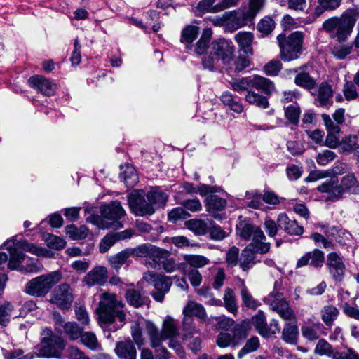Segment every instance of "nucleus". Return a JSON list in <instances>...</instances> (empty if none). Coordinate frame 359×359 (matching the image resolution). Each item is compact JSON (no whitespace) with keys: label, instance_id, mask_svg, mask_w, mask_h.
Listing matches in <instances>:
<instances>
[{"label":"nucleus","instance_id":"29","mask_svg":"<svg viewBox=\"0 0 359 359\" xmlns=\"http://www.w3.org/2000/svg\"><path fill=\"white\" fill-rule=\"evenodd\" d=\"M199 27L196 25H187L181 32L180 42L186 44L187 50H192L191 43L196 39L199 33Z\"/></svg>","mask_w":359,"mask_h":359},{"label":"nucleus","instance_id":"4","mask_svg":"<svg viewBox=\"0 0 359 359\" xmlns=\"http://www.w3.org/2000/svg\"><path fill=\"white\" fill-rule=\"evenodd\" d=\"M4 244L9 252L10 257L7 260V266L11 270L20 271L22 266L20 265V264L25 259V255L18 251V248H21L25 251L29 252L36 255L48 256L49 252L47 250L39 248L36 245L28 243L26 241H17L15 237L7 240Z\"/></svg>","mask_w":359,"mask_h":359},{"label":"nucleus","instance_id":"16","mask_svg":"<svg viewBox=\"0 0 359 359\" xmlns=\"http://www.w3.org/2000/svg\"><path fill=\"white\" fill-rule=\"evenodd\" d=\"M327 265L333 278L341 281L344 276L345 265L341 257L336 252H331L327 257Z\"/></svg>","mask_w":359,"mask_h":359},{"label":"nucleus","instance_id":"44","mask_svg":"<svg viewBox=\"0 0 359 359\" xmlns=\"http://www.w3.org/2000/svg\"><path fill=\"white\" fill-rule=\"evenodd\" d=\"M236 333L231 334L229 332H220L217 338V344L220 348H226L228 346H236L238 344V341L236 340Z\"/></svg>","mask_w":359,"mask_h":359},{"label":"nucleus","instance_id":"35","mask_svg":"<svg viewBox=\"0 0 359 359\" xmlns=\"http://www.w3.org/2000/svg\"><path fill=\"white\" fill-rule=\"evenodd\" d=\"M168 196L158 188H154L147 194V199L151 203L152 206L161 207L165 205Z\"/></svg>","mask_w":359,"mask_h":359},{"label":"nucleus","instance_id":"27","mask_svg":"<svg viewBox=\"0 0 359 359\" xmlns=\"http://www.w3.org/2000/svg\"><path fill=\"white\" fill-rule=\"evenodd\" d=\"M125 298L130 306L135 308L147 304L149 300L141 290L135 289L127 290L125 294Z\"/></svg>","mask_w":359,"mask_h":359},{"label":"nucleus","instance_id":"64","mask_svg":"<svg viewBox=\"0 0 359 359\" xmlns=\"http://www.w3.org/2000/svg\"><path fill=\"white\" fill-rule=\"evenodd\" d=\"M337 157V154L330 150H325L319 153L316 156V162L318 165L325 166Z\"/></svg>","mask_w":359,"mask_h":359},{"label":"nucleus","instance_id":"48","mask_svg":"<svg viewBox=\"0 0 359 359\" xmlns=\"http://www.w3.org/2000/svg\"><path fill=\"white\" fill-rule=\"evenodd\" d=\"M255 252L249 247L243 251L240 258V266L243 271L249 269L255 263Z\"/></svg>","mask_w":359,"mask_h":359},{"label":"nucleus","instance_id":"9","mask_svg":"<svg viewBox=\"0 0 359 359\" xmlns=\"http://www.w3.org/2000/svg\"><path fill=\"white\" fill-rule=\"evenodd\" d=\"M143 279L154 285L156 289V291L151 294L153 298L157 302H162L165 294L168 292L172 285L170 278L158 275L153 271H147L143 275Z\"/></svg>","mask_w":359,"mask_h":359},{"label":"nucleus","instance_id":"24","mask_svg":"<svg viewBox=\"0 0 359 359\" xmlns=\"http://www.w3.org/2000/svg\"><path fill=\"white\" fill-rule=\"evenodd\" d=\"M184 330L187 332L185 339L187 341L189 348L195 353H197L201 348V339L199 332L196 328H189L186 323H184Z\"/></svg>","mask_w":359,"mask_h":359},{"label":"nucleus","instance_id":"58","mask_svg":"<svg viewBox=\"0 0 359 359\" xmlns=\"http://www.w3.org/2000/svg\"><path fill=\"white\" fill-rule=\"evenodd\" d=\"M46 242L48 248L56 250H60L66 245V241L63 238L52 234L47 236Z\"/></svg>","mask_w":359,"mask_h":359},{"label":"nucleus","instance_id":"30","mask_svg":"<svg viewBox=\"0 0 359 359\" xmlns=\"http://www.w3.org/2000/svg\"><path fill=\"white\" fill-rule=\"evenodd\" d=\"M185 317L196 316L200 319L205 320L207 317L205 309L203 306L194 301H189L183 309Z\"/></svg>","mask_w":359,"mask_h":359},{"label":"nucleus","instance_id":"54","mask_svg":"<svg viewBox=\"0 0 359 359\" xmlns=\"http://www.w3.org/2000/svg\"><path fill=\"white\" fill-rule=\"evenodd\" d=\"M64 332L72 340L81 338L83 330L75 323H67L64 325Z\"/></svg>","mask_w":359,"mask_h":359},{"label":"nucleus","instance_id":"56","mask_svg":"<svg viewBox=\"0 0 359 359\" xmlns=\"http://www.w3.org/2000/svg\"><path fill=\"white\" fill-rule=\"evenodd\" d=\"M252 323L257 332L263 336L267 323L266 318L262 311H259L252 318Z\"/></svg>","mask_w":359,"mask_h":359},{"label":"nucleus","instance_id":"43","mask_svg":"<svg viewBox=\"0 0 359 359\" xmlns=\"http://www.w3.org/2000/svg\"><path fill=\"white\" fill-rule=\"evenodd\" d=\"M216 0H201L196 8V11L199 15H202L207 13H219Z\"/></svg>","mask_w":359,"mask_h":359},{"label":"nucleus","instance_id":"13","mask_svg":"<svg viewBox=\"0 0 359 359\" xmlns=\"http://www.w3.org/2000/svg\"><path fill=\"white\" fill-rule=\"evenodd\" d=\"M73 299L70 285L67 283H62L53 291L50 302L60 309H66L72 306Z\"/></svg>","mask_w":359,"mask_h":359},{"label":"nucleus","instance_id":"6","mask_svg":"<svg viewBox=\"0 0 359 359\" xmlns=\"http://www.w3.org/2000/svg\"><path fill=\"white\" fill-rule=\"evenodd\" d=\"M304 34L294 32L288 36L279 34L277 41L280 51V57L284 61H292L299 57L303 43Z\"/></svg>","mask_w":359,"mask_h":359},{"label":"nucleus","instance_id":"26","mask_svg":"<svg viewBox=\"0 0 359 359\" xmlns=\"http://www.w3.org/2000/svg\"><path fill=\"white\" fill-rule=\"evenodd\" d=\"M115 352L121 359H136V349L131 341L118 342Z\"/></svg>","mask_w":359,"mask_h":359},{"label":"nucleus","instance_id":"57","mask_svg":"<svg viewBox=\"0 0 359 359\" xmlns=\"http://www.w3.org/2000/svg\"><path fill=\"white\" fill-rule=\"evenodd\" d=\"M257 29L264 34H270L275 28V22L270 16H264L257 25Z\"/></svg>","mask_w":359,"mask_h":359},{"label":"nucleus","instance_id":"23","mask_svg":"<svg viewBox=\"0 0 359 359\" xmlns=\"http://www.w3.org/2000/svg\"><path fill=\"white\" fill-rule=\"evenodd\" d=\"M333 91L330 85L322 83L318 90L316 101L318 106L323 107H329L332 104Z\"/></svg>","mask_w":359,"mask_h":359},{"label":"nucleus","instance_id":"63","mask_svg":"<svg viewBox=\"0 0 359 359\" xmlns=\"http://www.w3.org/2000/svg\"><path fill=\"white\" fill-rule=\"evenodd\" d=\"M318 325H305L302 327V336L309 341H314L318 339L319 335L318 334Z\"/></svg>","mask_w":359,"mask_h":359},{"label":"nucleus","instance_id":"2","mask_svg":"<svg viewBox=\"0 0 359 359\" xmlns=\"http://www.w3.org/2000/svg\"><path fill=\"white\" fill-rule=\"evenodd\" d=\"M317 190L325 194V199L336 201L341 199L344 194H358L359 182L353 172L343 176L338 183L336 177H332L317 187Z\"/></svg>","mask_w":359,"mask_h":359},{"label":"nucleus","instance_id":"10","mask_svg":"<svg viewBox=\"0 0 359 359\" xmlns=\"http://www.w3.org/2000/svg\"><path fill=\"white\" fill-rule=\"evenodd\" d=\"M142 191H135L128 197V202L131 211L137 216L151 215L155 209L151 203L142 196Z\"/></svg>","mask_w":359,"mask_h":359},{"label":"nucleus","instance_id":"28","mask_svg":"<svg viewBox=\"0 0 359 359\" xmlns=\"http://www.w3.org/2000/svg\"><path fill=\"white\" fill-rule=\"evenodd\" d=\"M237 234L243 240L250 241L257 230H262L249 221H241L236 226Z\"/></svg>","mask_w":359,"mask_h":359},{"label":"nucleus","instance_id":"51","mask_svg":"<svg viewBox=\"0 0 359 359\" xmlns=\"http://www.w3.org/2000/svg\"><path fill=\"white\" fill-rule=\"evenodd\" d=\"M121 175L127 187H134L138 181L135 168L131 165H126L125 170Z\"/></svg>","mask_w":359,"mask_h":359},{"label":"nucleus","instance_id":"5","mask_svg":"<svg viewBox=\"0 0 359 359\" xmlns=\"http://www.w3.org/2000/svg\"><path fill=\"white\" fill-rule=\"evenodd\" d=\"M355 21L352 15L346 13L340 17H332L326 20L323 27L331 39L342 43L351 34Z\"/></svg>","mask_w":359,"mask_h":359},{"label":"nucleus","instance_id":"14","mask_svg":"<svg viewBox=\"0 0 359 359\" xmlns=\"http://www.w3.org/2000/svg\"><path fill=\"white\" fill-rule=\"evenodd\" d=\"M65 348L63 339L58 336H50L41 341L39 353L44 357H59L60 351Z\"/></svg>","mask_w":359,"mask_h":359},{"label":"nucleus","instance_id":"33","mask_svg":"<svg viewBox=\"0 0 359 359\" xmlns=\"http://www.w3.org/2000/svg\"><path fill=\"white\" fill-rule=\"evenodd\" d=\"M183 259L187 264L195 269L203 268L210 264V260L208 257L201 255L185 254L183 255Z\"/></svg>","mask_w":359,"mask_h":359},{"label":"nucleus","instance_id":"8","mask_svg":"<svg viewBox=\"0 0 359 359\" xmlns=\"http://www.w3.org/2000/svg\"><path fill=\"white\" fill-rule=\"evenodd\" d=\"M147 333L149 336L151 346L153 348H159L162 341L170 338H176L179 332L174 319L167 316L163 321L161 332L151 322H144Z\"/></svg>","mask_w":359,"mask_h":359},{"label":"nucleus","instance_id":"22","mask_svg":"<svg viewBox=\"0 0 359 359\" xmlns=\"http://www.w3.org/2000/svg\"><path fill=\"white\" fill-rule=\"evenodd\" d=\"M234 39L240 48L248 55H252L253 50L252 44L254 40V34L250 32H239Z\"/></svg>","mask_w":359,"mask_h":359},{"label":"nucleus","instance_id":"45","mask_svg":"<svg viewBox=\"0 0 359 359\" xmlns=\"http://www.w3.org/2000/svg\"><path fill=\"white\" fill-rule=\"evenodd\" d=\"M341 0H318V5L315 8L314 15L319 17L327 10H334L340 4Z\"/></svg>","mask_w":359,"mask_h":359},{"label":"nucleus","instance_id":"62","mask_svg":"<svg viewBox=\"0 0 359 359\" xmlns=\"http://www.w3.org/2000/svg\"><path fill=\"white\" fill-rule=\"evenodd\" d=\"M310 257V264L312 266L318 268L320 267L324 262V253L318 250L315 249L313 251L309 252Z\"/></svg>","mask_w":359,"mask_h":359},{"label":"nucleus","instance_id":"39","mask_svg":"<svg viewBox=\"0 0 359 359\" xmlns=\"http://www.w3.org/2000/svg\"><path fill=\"white\" fill-rule=\"evenodd\" d=\"M241 297L243 304L248 309L255 310L261 305V303L255 299L249 292L243 280H242Z\"/></svg>","mask_w":359,"mask_h":359},{"label":"nucleus","instance_id":"50","mask_svg":"<svg viewBox=\"0 0 359 359\" xmlns=\"http://www.w3.org/2000/svg\"><path fill=\"white\" fill-rule=\"evenodd\" d=\"M358 145V136L348 135L341 141L339 149L341 152L351 153Z\"/></svg>","mask_w":359,"mask_h":359},{"label":"nucleus","instance_id":"12","mask_svg":"<svg viewBox=\"0 0 359 359\" xmlns=\"http://www.w3.org/2000/svg\"><path fill=\"white\" fill-rule=\"evenodd\" d=\"M130 257H150L156 261V259L166 258L170 252L149 243H144L137 245L135 248H128Z\"/></svg>","mask_w":359,"mask_h":359},{"label":"nucleus","instance_id":"38","mask_svg":"<svg viewBox=\"0 0 359 359\" xmlns=\"http://www.w3.org/2000/svg\"><path fill=\"white\" fill-rule=\"evenodd\" d=\"M222 303V306H224L229 312L233 314H236L237 313L238 306L236 294L233 289L229 287L225 289Z\"/></svg>","mask_w":359,"mask_h":359},{"label":"nucleus","instance_id":"20","mask_svg":"<svg viewBox=\"0 0 359 359\" xmlns=\"http://www.w3.org/2000/svg\"><path fill=\"white\" fill-rule=\"evenodd\" d=\"M266 236L262 230H257L252 242L248 245L254 252L266 254L269 252L271 243L266 242Z\"/></svg>","mask_w":359,"mask_h":359},{"label":"nucleus","instance_id":"18","mask_svg":"<svg viewBox=\"0 0 359 359\" xmlns=\"http://www.w3.org/2000/svg\"><path fill=\"white\" fill-rule=\"evenodd\" d=\"M107 280V269L102 266L92 269L84 277L83 282L88 286L102 285Z\"/></svg>","mask_w":359,"mask_h":359},{"label":"nucleus","instance_id":"49","mask_svg":"<svg viewBox=\"0 0 359 359\" xmlns=\"http://www.w3.org/2000/svg\"><path fill=\"white\" fill-rule=\"evenodd\" d=\"M81 343L93 351H97L101 348L95 334L93 332H86L82 334L81 337Z\"/></svg>","mask_w":359,"mask_h":359},{"label":"nucleus","instance_id":"32","mask_svg":"<svg viewBox=\"0 0 359 359\" xmlns=\"http://www.w3.org/2000/svg\"><path fill=\"white\" fill-rule=\"evenodd\" d=\"M212 32L210 29H204L200 39L196 43L195 48L192 50H187L189 53L202 55L206 52L209 41L211 39Z\"/></svg>","mask_w":359,"mask_h":359},{"label":"nucleus","instance_id":"55","mask_svg":"<svg viewBox=\"0 0 359 359\" xmlns=\"http://www.w3.org/2000/svg\"><path fill=\"white\" fill-rule=\"evenodd\" d=\"M66 233L71 238L78 240L86 238L88 235V230L84 226L77 228L74 225H69L66 227Z\"/></svg>","mask_w":359,"mask_h":359},{"label":"nucleus","instance_id":"17","mask_svg":"<svg viewBox=\"0 0 359 359\" xmlns=\"http://www.w3.org/2000/svg\"><path fill=\"white\" fill-rule=\"evenodd\" d=\"M28 83L32 88L38 90L46 96L53 95L56 89V85L49 79L40 76H32Z\"/></svg>","mask_w":359,"mask_h":359},{"label":"nucleus","instance_id":"52","mask_svg":"<svg viewBox=\"0 0 359 359\" xmlns=\"http://www.w3.org/2000/svg\"><path fill=\"white\" fill-rule=\"evenodd\" d=\"M260 346L259 339L257 337H252L248 339L244 346L240 350L238 357L242 358L243 355L257 351Z\"/></svg>","mask_w":359,"mask_h":359},{"label":"nucleus","instance_id":"19","mask_svg":"<svg viewBox=\"0 0 359 359\" xmlns=\"http://www.w3.org/2000/svg\"><path fill=\"white\" fill-rule=\"evenodd\" d=\"M278 227L292 236H299L303 233L304 229L297 221L290 219L285 213H281L277 218Z\"/></svg>","mask_w":359,"mask_h":359},{"label":"nucleus","instance_id":"47","mask_svg":"<svg viewBox=\"0 0 359 359\" xmlns=\"http://www.w3.org/2000/svg\"><path fill=\"white\" fill-rule=\"evenodd\" d=\"M339 313V310L335 306H326L321 311L322 320L327 326H330L337 319Z\"/></svg>","mask_w":359,"mask_h":359},{"label":"nucleus","instance_id":"25","mask_svg":"<svg viewBox=\"0 0 359 359\" xmlns=\"http://www.w3.org/2000/svg\"><path fill=\"white\" fill-rule=\"evenodd\" d=\"M252 87L267 95H271L276 90L274 83L270 79L259 75L252 76Z\"/></svg>","mask_w":359,"mask_h":359},{"label":"nucleus","instance_id":"60","mask_svg":"<svg viewBox=\"0 0 359 359\" xmlns=\"http://www.w3.org/2000/svg\"><path fill=\"white\" fill-rule=\"evenodd\" d=\"M118 241L117 237L114 233L106 235L100 243V252L104 253Z\"/></svg>","mask_w":359,"mask_h":359},{"label":"nucleus","instance_id":"40","mask_svg":"<svg viewBox=\"0 0 359 359\" xmlns=\"http://www.w3.org/2000/svg\"><path fill=\"white\" fill-rule=\"evenodd\" d=\"M130 257L129 251L128 248H126L118 253L110 256L108 261L111 266L118 271Z\"/></svg>","mask_w":359,"mask_h":359},{"label":"nucleus","instance_id":"36","mask_svg":"<svg viewBox=\"0 0 359 359\" xmlns=\"http://www.w3.org/2000/svg\"><path fill=\"white\" fill-rule=\"evenodd\" d=\"M337 353L334 351L331 344L323 339L318 341L314 348L315 354L320 356L325 355L332 359H336Z\"/></svg>","mask_w":359,"mask_h":359},{"label":"nucleus","instance_id":"15","mask_svg":"<svg viewBox=\"0 0 359 359\" xmlns=\"http://www.w3.org/2000/svg\"><path fill=\"white\" fill-rule=\"evenodd\" d=\"M225 16L228 17V28L231 31L243 27L249 22L254 20L249 12L245 8H238L225 12Z\"/></svg>","mask_w":359,"mask_h":359},{"label":"nucleus","instance_id":"42","mask_svg":"<svg viewBox=\"0 0 359 359\" xmlns=\"http://www.w3.org/2000/svg\"><path fill=\"white\" fill-rule=\"evenodd\" d=\"M245 101L250 104L255 105L262 109L269 107V102L266 97L256 93L255 91L250 90L245 95Z\"/></svg>","mask_w":359,"mask_h":359},{"label":"nucleus","instance_id":"31","mask_svg":"<svg viewBox=\"0 0 359 359\" xmlns=\"http://www.w3.org/2000/svg\"><path fill=\"white\" fill-rule=\"evenodd\" d=\"M205 206L208 212L215 213L224 210L226 206V201L217 195L210 194L205 199Z\"/></svg>","mask_w":359,"mask_h":359},{"label":"nucleus","instance_id":"1","mask_svg":"<svg viewBox=\"0 0 359 359\" xmlns=\"http://www.w3.org/2000/svg\"><path fill=\"white\" fill-rule=\"evenodd\" d=\"M278 287H280V284L276 281L273 290L264 299V302L270 306L272 310L276 311L281 318L286 321H290L285 324L283 330L282 339L287 344H296L299 331L296 323L292 322L295 320V314L285 299L283 294L280 292Z\"/></svg>","mask_w":359,"mask_h":359},{"label":"nucleus","instance_id":"3","mask_svg":"<svg viewBox=\"0 0 359 359\" xmlns=\"http://www.w3.org/2000/svg\"><path fill=\"white\" fill-rule=\"evenodd\" d=\"M123 306V303L118 300L115 294L109 292L102 293L97 309L100 320L105 324H111L117 319L121 323L119 327H122L126 320Z\"/></svg>","mask_w":359,"mask_h":359},{"label":"nucleus","instance_id":"37","mask_svg":"<svg viewBox=\"0 0 359 359\" xmlns=\"http://www.w3.org/2000/svg\"><path fill=\"white\" fill-rule=\"evenodd\" d=\"M252 76L232 79L229 82L231 88L239 93L252 89Z\"/></svg>","mask_w":359,"mask_h":359},{"label":"nucleus","instance_id":"7","mask_svg":"<svg viewBox=\"0 0 359 359\" xmlns=\"http://www.w3.org/2000/svg\"><path fill=\"white\" fill-rule=\"evenodd\" d=\"M61 278L62 274L58 271L41 275L32 279L26 284L25 292L32 296L44 297L55 285L60 281Z\"/></svg>","mask_w":359,"mask_h":359},{"label":"nucleus","instance_id":"53","mask_svg":"<svg viewBox=\"0 0 359 359\" xmlns=\"http://www.w3.org/2000/svg\"><path fill=\"white\" fill-rule=\"evenodd\" d=\"M294 82L297 86L307 89H312L316 86L315 79L311 78L309 74L305 72L297 74Z\"/></svg>","mask_w":359,"mask_h":359},{"label":"nucleus","instance_id":"21","mask_svg":"<svg viewBox=\"0 0 359 359\" xmlns=\"http://www.w3.org/2000/svg\"><path fill=\"white\" fill-rule=\"evenodd\" d=\"M101 215L104 219L117 221L125 215V210L118 201H112L109 205L102 206Z\"/></svg>","mask_w":359,"mask_h":359},{"label":"nucleus","instance_id":"61","mask_svg":"<svg viewBox=\"0 0 359 359\" xmlns=\"http://www.w3.org/2000/svg\"><path fill=\"white\" fill-rule=\"evenodd\" d=\"M282 69V63L278 60H272L267 62L264 67V72L268 76H276Z\"/></svg>","mask_w":359,"mask_h":359},{"label":"nucleus","instance_id":"34","mask_svg":"<svg viewBox=\"0 0 359 359\" xmlns=\"http://www.w3.org/2000/svg\"><path fill=\"white\" fill-rule=\"evenodd\" d=\"M212 222L210 220L206 222L202 219H190L186 222V226L188 229L193 231L196 235H205Z\"/></svg>","mask_w":359,"mask_h":359},{"label":"nucleus","instance_id":"46","mask_svg":"<svg viewBox=\"0 0 359 359\" xmlns=\"http://www.w3.org/2000/svg\"><path fill=\"white\" fill-rule=\"evenodd\" d=\"M196 293L204 298L205 302L207 304L215 306H222L223 305L221 299H215L209 287L203 286L202 287L196 290Z\"/></svg>","mask_w":359,"mask_h":359},{"label":"nucleus","instance_id":"41","mask_svg":"<svg viewBox=\"0 0 359 359\" xmlns=\"http://www.w3.org/2000/svg\"><path fill=\"white\" fill-rule=\"evenodd\" d=\"M220 99L222 103L224 105L228 106L231 110L238 114H241L243 111V107L242 104L236 100L230 92H224L222 94Z\"/></svg>","mask_w":359,"mask_h":359},{"label":"nucleus","instance_id":"59","mask_svg":"<svg viewBox=\"0 0 359 359\" xmlns=\"http://www.w3.org/2000/svg\"><path fill=\"white\" fill-rule=\"evenodd\" d=\"M300 113V109L297 105H290L285 109L286 118L293 124L298 123Z\"/></svg>","mask_w":359,"mask_h":359},{"label":"nucleus","instance_id":"11","mask_svg":"<svg viewBox=\"0 0 359 359\" xmlns=\"http://www.w3.org/2000/svg\"><path fill=\"white\" fill-rule=\"evenodd\" d=\"M234 46L231 42L224 39L214 41L210 48V55L217 60H222L224 65H229L233 60Z\"/></svg>","mask_w":359,"mask_h":359}]
</instances>
